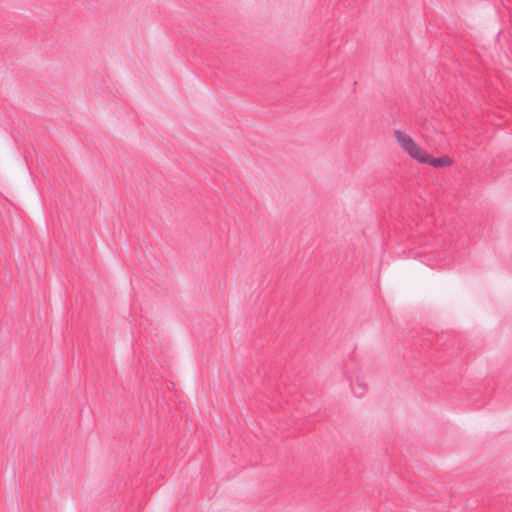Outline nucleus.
Listing matches in <instances>:
<instances>
[{
	"label": "nucleus",
	"instance_id": "f257e3e1",
	"mask_svg": "<svg viewBox=\"0 0 512 512\" xmlns=\"http://www.w3.org/2000/svg\"><path fill=\"white\" fill-rule=\"evenodd\" d=\"M394 136L399 146L414 160L422 164H429L433 167H447L451 164L448 156L439 158L432 157L425 152L408 134L396 129Z\"/></svg>",
	"mask_w": 512,
	"mask_h": 512
},
{
	"label": "nucleus",
	"instance_id": "7ed1b4c3",
	"mask_svg": "<svg viewBox=\"0 0 512 512\" xmlns=\"http://www.w3.org/2000/svg\"><path fill=\"white\" fill-rule=\"evenodd\" d=\"M434 242L435 243L433 245L440 246L441 248H443V254H446L448 252V248L445 246L443 240L438 239V238L435 237Z\"/></svg>",
	"mask_w": 512,
	"mask_h": 512
},
{
	"label": "nucleus",
	"instance_id": "f03ea898",
	"mask_svg": "<svg viewBox=\"0 0 512 512\" xmlns=\"http://www.w3.org/2000/svg\"><path fill=\"white\" fill-rule=\"evenodd\" d=\"M367 383L363 380L358 378L355 385H352V392L357 397H362L366 391Z\"/></svg>",
	"mask_w": 512,
	"mask_h": 512
}]
</instances>
